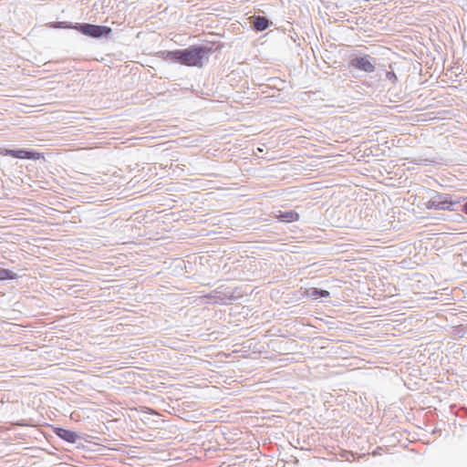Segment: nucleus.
I'll return each mask as SVG.
<instances>
[{
	"label": "nucleus",
	"mask_w": 467,
	"mask_h": 467,
	"mask_svg": "<svg viewBox=\"0 0 467 467\" xmlns=\"http://www.w3.org/2000/svg\"><path fill=\"white\" fill-rule=\"evenodd\" d=\"M350 65L358 70L372 73L375 70L376 59L368 55H365L352 58Z\"/></svg>",
	"instance_id": "obj_4"
},
{
	"label": "nucleus",
	"mask_w": 467,
	"mask_h": 467,
	"mask_svg": "<svg viewBox=\"0 0 467 467\" xmlns=\"http://www.w3.org/2000/svg\"><path fill=\"white\" fill-rule=\"evenodd\" d=\"M41 432L38 428L34 427V429H31V437L34 436L35 439H38V435H40Z\"/></svg>",
	"instance_id": "obj_13"
},
{
	"label": "nucleus",
	"mask_w": 467,
	"mask_h": 467,
	"mask_svg": "<svg viewBox=\"0 0 467 467\" xmlns=\"http://www.w3.org/2000/svg\"><path fill=\"white\" fill-rule=\"evenodd\" d=\"M5 154L18 159H29V150L24 149L6 150Z\"/></svg>",
	"instance_id": "obj_9"
},
{
	"label": "nucleus",
	"mask_w": 467,
	"mask_h": 467,
	"mask_svg": "<svg viewBox=\"0 0 467 467\" xmlns=\"http://www.w3.org/2000/svg\"><path fill=\"white\" fill-rule=\"evenodd\" d=\"M55 433L59 438H61L62 440H64L69 443H76L79 438V436L75 431L66 430L63 428H56Z\"/></svg>",
	"instance_id": "obj_6"
},
{
	"label": "nucleus",
	"mask_w": 467,
	"mask_h": 467,
	"mask_svg": "<svg viewBox=\"0 0 467 467\" xmlns=\"http://www.w3.org/2000/svg\"><path fill=\"white\" fill-rule=\"evenodd\" d=\"M254 27L257 31H264L269 26V21L265 16H256L253 22Z\"/></svg>",
	"instance_id": "obj_8"
},
{
	"label": "nucleus",
	"mask_w": 467,
	"mask_h": 467,
	"mask_svg": "<svg viewBox=\"0 0 467 467\" xmlns=\"http://www.w3.org/2000/svg\"><path fill=\"white\" fill-rule=\"evenodd\" d=\"M310 295L315 297H327L329 296V292L323 289L312 288Z\"/></svg>",
	"instance_id": "obj_11"
},
{
	"label": "nucleus",
	"mask_w": 467,
	"mask_h": 467,
	"mask_svg": "<svg viewBox=\"0 0 467 467\" xmlns=\"http://www.w3.org/2000/svg\"><path fill=\"white\" fill-rule=\"evenodd\" d=\"M16 274L11 270L0 267V281L15 279Z\"/></svg>",
	"instance_id": "obj_10"
},
{
	"label": "nucleus",
	"mask_w": 467,
	"mask_h": 467,
	"mask_svg": "<svg viewBox=\"0 0 467 467\" xmlns=\"http://www.w3.org/2000/svg\"><path fill=\"white\" fill-rule=\"evenodd\" d=\"M462 211L465 214H467V202L462 205Z\"/></svg>",
	"instance_id": "obj_14"
},
{
	"label": "nucleus",
	"mask_w": 467,
	"mask_h": 467,
	"mask_svg": "<svg viewBox=\"0 0 467 467\" xmlns=\"http://www.w3.org/2000/svg\"><path fill=\"white\" fill-rule=\"evenodd\" d=\"M78 30L86 36L99 38L111 33V28L105 26H97L91 24H80Z\"/></svg>",
	"instance_id": "obj_2"
},
{
	"label": "nucleus",
	"mask_w": 467,
	"mask_h": 467,
	"mask_svg": "<svg viewBox=\"0 0 467 467\" xmlns=\"http://www.w3.org/2000/svg\"><path fill=\"white\" fill-rule=\"evenodd\" d=\"M31 161H34L36 164V177L43 178L42 174H45V171H47L48 168L47 165V160L44 157L43 153L36 152V151L31 150Z\"/></svg>",
	"instance_id": "obj_5"
},
{
	"label": "nucleus",
	"mask_w": 467,
	"mask_h": 467,
	"mask_svg": "<svg viewBox=\"0 0 467 467\" xmlns=\"http://www.w3.org/2000/svg\"><path fill=\"white\" fill-rule=\"evenodd\" d=\"M275 217L280 222H285V223H291L297 221L299 218V215L297 213L289 211V212H281L279 211L278 213L275 215Z\"/></svg>",
	"instance_id": "obj_7"
},
{
	"label": "nucleus",
	"mask_w": 467,
	"mask_h": 467,
	"mask_svg": "<svg viewBox=\"0 0 467 467\" xmlns=\"http://www.w3.org/2000/svg\"><path fill=\"white\" fill-rule=\"evenodd\" d=\"M455 204L457 202H451L446 195L436 193L431 197L427 207L434 210L452 211L454 210L452 206Z\"/></svg>",
	"instance_id": "obj_3"
},
{
	"label": "nucleus",
	"mask_w": 467,
	"mask_h": 467,
	"mask_svg": "<svg viewBox=\"0 0 467 467\" xmlns=\"http://www.w3.org/2000/svg\"><path fill=\"white\" fill-rule=\"evenodd\" d=\"M386 78H387L389 80H390L392 83H396V81H397V79H398V78H397L396 74H395L394 72H392V71H389V72H387V74H386Z\"/></svg>",
	"instance_id": "obj_12"
},
{
	"label": "nucleus",
	"mask_w": 467,
	"mask_h": 467,
	"mask_svg": "<svg viewBox=\"0 0 467 467\" xmlns=\"http://www.w3.org/2000/svg\"><path fill=\"white\" fill-rule=\"evenodd\" d=\"M211 47L192 46L186 49L169 51L167 58L190 67H202V59L212 53Z\"/></svg>",
	"instance_id": "obj_1"
}]
</instances>
